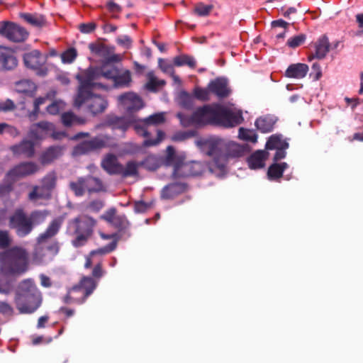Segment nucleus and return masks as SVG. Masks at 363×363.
<instances>
[{
	"label": "nucleus",
	"mask_w": 363,
	"mask_h": 363,
	"mask_svg": "<svg viewBox=\"0 0 363 363\" xmlns=\"http://www.w3.org/2000/svg\"><path fill=\"white\" fill-rule=\"evenodd\" d=\"M77 78L79 82V87L74 99V106L79 107L84 104H87L93 114L103 112L107 108V101L96 91L98 89L106 90L108 88L102 82H98L99 75L97 70L89 67L80 72Z\"/></svg>",
	"instance_id": "nucleus-1"
},
{
	"label": "nucleus",
	"mask_w": 363,
	"mask_h": 363,
	"mask_svg": "<svg viewBox=\"0 0 363 363\" xmlns=\"http://www.w3.org/2000/svg\"><path fill=\"white\" fill-rule=\"evenodd\" d=\"M28 266V253L21 247L0 252V293L9 294L13 289L11 277L26 272Z\"/></svg>",
	"instance_id": "nucleus-2"
},
{
	"label": "nucleus",
	"mask_w": 363,
	"mask_h": 363,
	"mask_svg": "<svg viewBox=\"0 0 363 363\" xmlns=\"http://www.w3.org/2000/svg\"><path fill=\"white\" fill-rule=\"evenodd\" d=\"M165 114L164 112L157 113L143 120H136L133 116L130 118H118L115 121V125L118 128L125 130L132 125L137 134L145 138L143 143L144 146L156 145L164 139V133L162 130H157V138L154 140L151 139L149 138V126L152 125H157L164 123Z\"/></svg>",
	"instance_id": "nucleus-3"
},
{
	"label": "nucleus",
	"mask_w": 363,
	"mask_h": 363,
	"mask_svg": "<svg viewBox=\"0 0 363 363\" xmlns=\"http://www.w3.org/2000/svg\"><path fill=\"white\" fill-rule=\"evenodd\" d=\"M42 296L31 279H26L20 283L17 292L16 303L21 313H31L41 304Z\"/></svg>",
	"instance_id": "nucleus-4"
},
{
	"label": "nucleus",
	"mask_w": 363,
	"mask_h": 363,
	"mask_svg": "<svg viewBox=\"0 0 363 363\" xmlns=\"http://www.w3.org/2000/svg\"><path fill=\"white\" fill-rule=\"evenodd\" d=\"M220 104H213L198 108L190 116L179 113L178 118L184 127L201 126L206 124L220 125Z\"/></svg>",
	"instance_id": "nucleus-5"
},
{
	"label": "nucleus",
	"mask_w": 363,
	"mask_h": 363,
	"mask_svg": "<svg viewBox=\"0 0 363 363\" xmlns=\"http://www.w3.org/2000/svg\"><path fill=\"white\" fill-rule=\"evenodd\" d=\"M48 213L45 211H35L27 217L23 210L18 209L10 217L9 226L16 230V233L23 237L30 233L33 224H39L45 220Z\"/></svg>",
	"instance_id": "nucleus-6"
},
{
	"label": "nucleus",
	"mask_w": 363,
	"mask_h": 363,
	"mask_svg": "<svg viewBox=\"0 0 363 363\" xmlns=\"http://www.w3.org/2000/svg\"><path fill=\"white\" fill-rule=\"evenodd\" d=\"M96 221L91 217L80 216L69 223V230L75 235L72 241L75 247L84 245L93 233Z\"/></svg>",
	"instance_id": "nucleus-7"
},
{
	"label": "nucleus",
	"mask_w": 363,
	"mask_h": 363,
	"mask_svg": "<svg viewBox=\"0 0 363 363\" xmlns=\"http://www.w3.org/2000/svg\"><path fill=\"white\" fill-rule=\"evenodd\" d=\"M38 169V165L32 162H22L16 165L7 173L5 184L0 186V195L4 196L11 191L12 182L21 177L33 174L37 172Z\"/></svg>",
	"instance_id": "nucleus-8"
},
{
	"label": "nucleus",
	"mask_w": 363,
	"mask_h": 363,
	"mask_svg": "<svg viewBox=\"0 0 363 363\" xmlns=\"http://www.w3.org/2000/svg\"><path fill=\"white\" fill-rule=\"evenodd\" d=\"M92 68L99 73L98 82H101L102 79H111L114 86H126L130 83V72L128 70L120 73L114 66L109 65H105L101 68Z\"/></svg>",
	"instance_id": "nucleus-9"
},
{
	"label": "nucleus",
	"mask_w": 363,
	"mask_h": 363,
	"mask_svg": "<svg viewBox=\"0 0 363 363\" xmlns=\"http://www.w3.org/2000/svg\"><path fill=\"white\" fill-rule=\"evenodd\" d=\"M185 157L183 154H177L172 146H169L166 151L167 166H174L173 177L174 179L184 178L191 177V175H184V172L191 170L190 162H184Z\"/></svg>",
	"instance_id": "nucleus-10"
},
{
	"label": "nucleus",
	"mask_w": 363,
	"mask_h": 363,
	"mask_svg": "<svg viewBox=\"0 0 363 363\" xmlns=\"http://www.w3.org/2000/svg\"><path fill=\"white\" fill-rule=\"evenodd\" d=\"M96 287L94 280L91 277H84L80 283L69 290L66 302L84 301Z\"/></svg>",
	"instance_id": "nucleus-11"
},
{
	"label": "nucleus",
	"mask_w": 363,
	"mask_h": 363,
	"mask_svg": "<svg viewBox=\"0 0 363 363\" xmlns=\"http://www.w3.org/2000/svg\"><path fill=\"white\" fill-rule=\"evenodd\" d=\"M220 125L225 127H234L243 121L242 111L235 105L223 106L220 104Z\"/></svg>",
	"instance_id": "nucleus-12"
},
{
	"label": "nucleus",
	"mask_w": 363,
	"mask_h": 363,
	"mask_svg": "<svg viewBox=\"0 0 363 363\" xmlns=\"http://www.w3.org/2000/svg\"><path fill=\"white\" fill-rule=\"evenodd\" d=\"M0 35L11 41L21 42L28 38V33L23 28L14 23L1 21Z\"/></svg>",
	"instance_id": "nucleus-13"
},
{
	"label": "nucleus",
	"mask_w": 363,
	"mask_h": 363,
	"mask_svg": "<svg viewBox=\"0 0 363 363\" xmlns=\"http://www.w3.org/2000/svg\"><path fill=\"white\" fill-rule=\"evenodd\" d=\"M70 188L77 196H81L86 191H101L104 189V186L99 179L89 177L86 179L79 178L76 182H71Z\"/></svg>",
	"instance_id": "nucleus-14"
},
{
	"label": "nucleus",
	"mask_w": 363,
	"mask_h": 363,
	"mask_svg": "<svg viewBox=\"0 0 363 363\" xmlns=\"http://www.w3.org/2000/svg\"><path fill=\"white\" fill-rule=\"evenodd\" d=\"M62 220L60 218H57L53 220L51 223L49 225L46 231L40 235L38 238V243L35 248V251L33 255L32 262L35 264H40L42 261V257H38V255L39 251L43 248V245L47 242V240L55 235L62 224Z\"/></svg>",
	"instance_id": "nucleus-15"
},
{
	"label": "nucleus",
	"mask_w": 363,
	"mask_h": 363,
	"mask_svg": "<svg viewBox=\"0 0 363 363\" xmlns=\"http://www.w3.org/2000/svg\"><path fill=\"white\" fill-rule=\"evenodd\" d=\"M56 177L54 173L48 174L43 181L42 186H35L29 194V199L37 202L39 199H48L54 188Z\"/></svg>",
	"instance_id": "nucleus-16"
},
{
	"label": "nucleus",
	"mask_w": 363,
	"mask_h": 363,
	"mask_svg": "<svg viewBox=\"0 0 363 363\" xmlns=\"http://www.w3.org/2000/svg\"><path fill=\"white\" fill-rule=\"evenodd\" d=\"M24 63L28 68L35 70L39 76H45L48 73V68L45 66V58L37 50H33L25 54Z\"/></svg>",
	"instance_id": "nucleus-17"
},
{
	"label": "nucleus",
	"mask_w": 363,
	"mask_h": 363,
	"mask_svg": "<svg viewBox=\"0 0 363 363\" xmlns=\"http://www.w3.org/2000/svg\"><path fill=\"white\" fill-rule=\"evenodd\" d=\"M108 138L106 136H100L91 140L85 141L75 147L73 155H78L85 154L92 150H95L107 145Z\"/></svg>",
	"instance_id": "nucleus-18"
},
{
	"label": "nucleus",
	"mask_w": 363,
	"mask_h": 363,
	"mask_svg": "<svg viewBox=\"0 0 363 363\" xmlns=\"http://www.w3.org/2000/svg\"><path fill=\"white\" fill-rule=\"evenodd\" d=\"M118 101L123 108L126 110L128 113L137 111L144 106L141 98L132 92L121 95L118 97Z\"/></svg>",
	"instance_id": "nucleus-19"
},
{
	"label": "nucleus",
	"mask_w": 363,
	"mask_h": 363,
	"mask_svg": "<svg viewBox=\"0 0 363 363\" xmlns=\"http://www.w3.org/2000/svg\"><path fill=\"white\" fill-rule=\"evenodd\" d=\"M208 89L211 93L220 99L228 97L231 92L228 82L223 78H217L211 81L208 84Z\"/></svg>",
	"instance_id": "nucleus-20"
},
{
	"label": "nucleus",
	"mask_w": 363,
	"mask_h": 363,
	"mask_svg": "<svg viewBox=\"0 0 363 363\" xmlns=\"http://www.w3.org/2000/svg\"><path fill=\"white\" fill-rule=\"evenodd\" d=\"M17 65V59L13 50L0 47V69H11Z\"/></svg>",
	"instance_id": "nucleus-21"
},
{
	"label": "nucleus",
	"mask_w": 363,
	"mask_h": 363,
	"mask_svg": "<svg viewBox=\"0 0 363 363\" xmlns=\"http://www.w3.org/2000/svg\"><path fill=\"white\" fill-rule=\"evenodd\" d=\"M53 124L48 122H40L31 126L29 137L34 140H42L48 134L49 131L53 130Z\"/></svg>",
	"instance_id": "nucleus-22"
},
{
	"label": "nucleus",
	"mask_w": 363,
	"mask_h": 363,
	"mask_svg": "<svg viewBox=\"0 0 363 363\" xmlns=\"http://www.w3.org/2000/svg\"><path fill=\"white\" fill-rule=\"evenodd\" d=\"M309 67L304 63H294L290 65L285 71V77L294 79H303L308 72Z\"/></svg>",
	"instance_id": "nucleus-23"
},
{
	"label": "nucleus",
	"mask_w": 363,
	"mask_h": 363,
	"mask_svg": "<svg viewBox=\"0 0 363 363\" xmlns=\"http://www.w3.org/2000/svg\"><path fill=\"white\" fill-rule=\"evenodd\" d=\"M34 143L30 140H23L19 145L11 147V150L16 155H24L32 157L34 155Z\"/></svg>",
	"instance_id": "nucleus-24"
},
{
	"label": "nucleus",
	"mask_w": 363,
	"mask_h": 363,
	"mask_svg": "<svg viewBox=\"0 0 363 363\" xmlns=\"http://www.w3.org/2000/svg\"><path fill=\"white\" fill-rule=\"evenodd\" d=\"M102 167L109 174H118L121 172V164L113 155H107L101 162Z\"/></svg>",
	"instance_id": "nucleus-25"
},
{
	"label": "nucleus",
	"mask_w": 363,
	"mask_h": 363,
	"mask_svg": "<svg viewBox=\"0 0 363 363\" xmlns=\"http://www.w3.org/2000/svg\"><path fill=\"white\" fill-rule=\"evenodd\" d=\"M15 89L19 93L28 96H33L37 90V86L32 81L24 79L16 83Z\"/></svg>",
	"instance_id": "nucleus-26"
},
{
	"label": "nucleus",
	"mask_w": 363,
	"mask_h": 363,
	"mask_svg": "<svg viewBox=\"0 0 363 363\" xmlns=\"http://www.w3.org/2000/svg\"><path fill=\"white\" fill-rule=\"evenodd\" d=\"M276 120L270 116H264L258 118L255 121V126L262 133L271 132L273 128Z\"/></svg>",
	"instance_id": "nucleus-27"
},
{
	"label": "nucleus",
	"mask_w": 363,
	"mask_h": 363,
	"mask_svg": "<svg viewBox=\"0 0 363 363\" xmlns=\"http://www.w3.org/2000/svg\"><path fill=\"white\" fill-rule=\"evenodd\" d=\"M185 189L184 184H172L164 187L162 191V197L163 199H172L177 194L183 192Z\"/></svg>",
	"instance_id": "nucleus-28"
},
{
	"label": "nucleus",
	"mask_w": 363,
	"mask_h": 363,
	"mask_svg": "<svg viewBox=\"0 0 363 363\" xmlns=\"http://www.w3.org/2000/svg\"><path fill=\"white\" fill-rule=\"evenodd\" d=\"M265 155L263 151H257L247 159V163L250 169H256L264 166Z\"/></svg>",
	"instance_id": "nucleus-29"
},
{
	"label": "nucleus",
	"mask_w": 363,
	"mask_h": 363,
	"mask_svg": "<svg viewBox=\"0 0 363 363\" xmlns=\"http://www.w3.org/2000/svg\"><path fill=\"white\" fill-rule=\"evenodd\" d=\"M329 51V41L327 37L321 36L315 43V55L317 58L325 57Z\"/></svg>",
	"instance_id": "nucleus-30"
},
{
	"label": "nucleus",
	"mask_w": 363,
	"mask_h": 363,
	"mask_svg": "<svg viewBox=\"0 0 363 363\" xmlns=\"http://www.w3.org/2000/svg\"><path fill=\"white\" fill-rule=\"evenodd\" d=\"M288 147L289 144L279 135L270 136L266 144V148L269 150L286 149Z\"/></svg>",
	"instance_id": "nucleus-31"
},
{
	"label": "nucleus",
	"mask_w": 363,
	"mask_h": 363,
	"mask_svg": "<svg viewBox=\"0 0 363 363\" xmlns=\"http://www.w3.org/2000/svg\"><path fill=\"white\" fill-rule=\"evenodd\" d=\"M147 82L145 84L147 89L150 91H157L165 84V82L162 79H159L155 75L153 72H150L147 74Z\"/></svg>",
	"instance_id": "nucleus-32"
},
{
	"label": "nucleus",
	"mask_w": 363,
	"mask_h": 363,
	"mask_svg": "<svg viewBox=\"0 0 363 363\" xmlns=\"http://www.w3.org/2000/svg\"><path fill=\"white\" fill-rule=\"evenodd\" d=\"M62 154V148L59 147H51L48 148L41 156L40 160L43 164H48L57 158Z\"/></svg>",
	"instance_id": "nucleus-33"
},
{
	"label": "nucleus",
	"mask_w": 363,
	"mask_h": 363,
	"mask_svg": "<svg viewBox=\"0 0 363 363\" xmlns=\"http://www.w3.org/2000/svg\"><path fill=\"white\" fill-rule=\"evenodd\" d=\"M165 160L166 157L164 159H162L155 155H150L145 159L143 164L149 170H155L162 164L167 165Z\"/></svg>",
	"instance_id": "nucleus-34"
},
{
	"label": "nucleus",
	"mask_w": 363,
	"mask_h": 363,
	"mask_svg": "<svg viewBox=\"0 0 363 363\" xmlns=\"http://www.w3.org/2000/svg\"><path fill=\"white\" fill-rule=\"evenodd\" d=\"M288 167L286 162L272 164L268 170V176L271 179H279L282 176L284 169Z\"/></svg>",
	"instance_id": "nucleus-35"
},
{
	"label": "nucleus",
	"mask_w": 363,
	"mask_h": 363,
	"mask_svg": "<svg viewBox=\"0 0 363 363\" xmlns=\"http://www.w3.org/2000/svg\"><path fill=\"white\" fill-rule=\"evenodd\" d=\"M221 143L218 139L211 138L205 141L203 149L206 150L208 155H213L221 147Z\"/></svg>",
	"instance_id": "nucleus-36"
},
{
	"label": "nucleus",
	"mask_w": 363,
	"mask_h": 363,
	"mask_svg": "<svg viewBox=\"0 0 363 363\" xmlns=\"http://www.w3.org/2000/svg\"><path fill=\"white\" fill-rule=\"evenodd\" d=\"M138 167V163L134 161L128 162L125 167L121 165V172L118 174L124 177L137 175Z\"/></svg>",
	"instance_id": "nucleus-37"
},
{
	"label": "nucleus",
	"mask_w": 363,
	"mask_h": 363,
	"mask_svg": "<svg viewBox=\"0 0 363 363\" xmlns=\"http://www.w3.org/2000/svg\"><path fill=\"white\" fill-rule=\"evenodd\" d=\"M228 150L230 157H238L245 153L246 148L235 142H230L228 144Z\"/></svg>",
	"instance_id": "nucleus-38"
},
{
	"label": "nucleus",
	"mask_w": 363,
	"mask_h": 363,
	"mask_svg": "<svg viewBox=\"0 0 363 363\" xmlns=\"http://www.w3.org/2000/svg\"><path fill=\"white\" fill-rule=\"evenodd\" d=\"M62 121L65 126H70L75 124H82L84 121L77 117L72 112H66L62 115Z\"/></svg>",
	"instance_id": "nucleus-39"
},
{
	"label": "nucleus",
	"mask_w": 363,
	"mask_h": 363,
	"mask_svg": "<svg viewBox=\"0 0 363 363\" xmlns=\"http://www.w3.org/2000/svg\"><path fill=\"white\" fill-rule=\"evenodd\" d=\"M239 138L252 143H256L257 141V135L252 130L245 129L240 128L239 129Z\"/></svg>",
	"instance_id": "nucleus-40"
},
{
	"label": "nucleus",
	"mask_w": 363,
	"mask_h": 363,
	"mask_svg": "<svg viewBox=\"0 0 363 363\" xmlns=\"http://www.w3.org/2000/svg\"><path fill=\"white\" fill-rule=\"evenodd\" d=\"M22 17L27 23L33 26L40 27L45 23V19L40 15L25 13Z\"/></svg>",
	"instance_id": "nucleus-41"
},
{
	"label": "nucleus",
	"mask_w": 363,
	"mask_h": 363,
	"mask_svg": "<svg viewBox=\"0 0 363 363\" xmlns=\"http://www.w3.org/2000/svg\"><path fill=\"white\" fill-rule=\"evenodd\" d=\"M77 55V50L74 48H69L61 54L60 57L62 63L71 64L76 60Z\"/></svg>",
	"instance_id": "nucleus-42"
},
{
	"label": "nucleus",
	"mask_w": 363,
	"mask_h": 363,
	"mask_svg": "<svg viewBox=\"0 0 363 363\" xmlns=\"http://www.w3.org/2000/svg\"><path fill=\"white\" fill-rule=\"evenodd\" d=\"M174 63L177 66L188 65L190 67H195L196 61L191 57L182 55L174 58Z\"/></svg>",
	"instance_id": "nucleus-43"
},
{
	"label": "nucleus",
	"mask_w": 363,
	"mask_h": 363,
	"mask_svg": "<svg viewBox=\"0 0 363 363\" xmlns=\"http://www.w3.org/2000/svg\"><path fill=\"white\" fill-rule=\"evenodd\" d=\"M211 91L208 89V86L206 89L196 87L193 90L194 96L201 101H208L210 99Z\"/></svg>",
	"instance_id": "nucleus-44"
},
{
	"label": "nucleus",
	"mask_w": 363,
	"mask_h": 363,
	"mask_svg": "<svg viewBox=\"0 0 363 363\" xmlns=\"http://www.w3.org/2000/svg\"><path fill=\"white\" fill-rule=\"evenodd\" d=\"M46 242L43 245V248L39 251V253L38 255V257H42V261L40 263L43 261V257H45V254L43 253L44 247H46L47 250L50 253L52 256L56 255L58 252L59 250V246L57 242H52L49 245H45Z\"/></svg>",
	"instance_id": "nucleus-45"
},
{
	"label": "nucleus",
	"mask_w": 363,
	"mask_h": 363,
	"mask_svg": "<svg viewBox=\"0 0 363 363\" xmlns=\"http://www.w3.org/2000/svg\"><path fill=\"white\" fill-rule=\"evenodd\" d=\"M213 9L211 4H204L203 3H199L195 6L194 12L201 16H208Z\"/></svg>",
	"instance_id": "nucleus-46"
},
{
	"label": "nucleus",
	"mask_w": 363,
	"mask_h": 363,
	"mask_svg": "<svg viewBox=\"0 0 363 363\" xmlns=\"http://www.w3.org/2000/svg\"><path fill=\"white\" fill-rule=\"evenodd\" d=\"M190 164L191 170H189V172H184V175H191V177H194L202 174L204 170V167L201 162H191Z\"/></svg>",
	"instance_id": "nucleus-47"
},
{
	"label": "nucleus",
	"mask_w": 363,
	"mask_h": 363,
	"mask_svg": "<svg viewBox=\"0 0 363 363\" xmlns=\"http://www.w3.org/2000/svg\"><path fill=\"white\" fill-rule=\"evenodd\" d=\"M65 106V104L62 101H56L48 106L47 111L49 113L55 115L64 109Z\"/></svg>",
	"instance_id": "nucleus-48"
},
{
	"label": "nucleus",
	"mask_w": 363,
	"mask_h": 363,
	"mask_svg": "<svg viewBox=\"0 0 363 363\" xmlns=\"http://www.w3.org/2000/svg\"><path fill=\"white\" fill-rule=\"evenodd\" d=\"M306 37L304 35H298L291 37L287 40V45L292 48H297L303 43Z\"/></svg>",
	"instance_id": "nucleus-49"
},
{
	"label": "nucleus",
	"mask_w": 363,
	"mask_h": 363,
	"mask_svg": "<svg viewBox=\"0 0 363 363\" xmlns=\"http://www.w3.org/2000/svg\"><path fill=\"white\" fill-rule=\"evenodd\" d=\"M11 238L7 231L0 230V248L5 249L10 245Z\"/></svg>",
	"instance_id": "nucleus-50"
},
{
	"label": "nucleus",
	"mask_w": 363,
	"mask_h": 363,
	"mask_svg": "<svg viewBox=\"0 0 363 363\" xmlns=\"http://www.w3.org/2000/svg\"><path fill=\"white\" fill-rule=\"evenodd\" d=\"M7 133L15 137L18 135L17 129L6 123H0V133Z\"/></svg>",
	"instance_id": "nucleus-51"
},
{
	"label": "nucleus",
	"mask_w": 363,
	"mask_h": 363,
	"mask_svg": "<svg viewBox=\"0 0 363 363\" xmlns=\"http://www.w3.org/2000/svg\"><path fill=\"white\" fill-rule=\"evenodd\" d=\"M46 101L45 97H39L35 100L34 102V111L29 115L31 120H34L39 111V107L40 105L45 104Z\"/></svg>",
	"instance_id": "nucleus-52"
},
{
	"label": "nucleus",
	"mask_w": 363,
	"mask_h": 363,
	"mask_svg": "<svg viewBox=\"0 0 363 363\" xmlns=\"http://www.w3.org/2000/svg\"><path fill=\"white\" fill-rule=\"evenodd\" d=\"M96 24L94 23H82L79 26V30L83 33H89L94 30Z\"/></svg>",
	"instance_id": "nucleus-53"
},
{
	"label": "nucleus",
	"mask_w": 363,
	"mask_h": 363,
	"mask_svg": "<svg viewBox=\"0 0 363 363\" xmlns=\"http://www.w3.org/2000/svg\"><path fill=\"white\" fill-rule=\"evenodd\" d=\"M313 76L314 80H318L322 77V71L320 65L318 63H313L312 65V73L311 74Z\"/></svg>",
	"instance_id": "nucleus-54"
},
{
	"label": "nucleus",
	"mask_w": 363,
	"mask_h": 363,
	"mask_svg": "<svg viewBox=\"0 0 363 363\" xmlns=\"http://www.w3.org/2000/svg\"><path fill=\"white\" fill-rule=\"evenodd\" d=\"M0 313L4 315L11 316L13 314V308L5 302H0Z\"/></svg>",
	"instance_id": "nucleus-55"
},
{
	"label": "nucleus",
	"mask_w": 363,
	"mask_h": 363,
	"mask_svg": "<svg viewBox=\"0 0 363 363\" xmlns=\"http://www.w3.org/2000/svg\"><path fill=\"white\" fill-rule=\"evenodd\" d=\"M159 66L160 69L165 73L173 74V67L171 65L167 63L162 60H160Z\"/></svg>",
	"instance_id": "nucleus-56"
},
{
	"label": "nucleus",
	"mask_w": 363,
	"mask_h": 363,
	"mask_svg": "<svg viewBox=\"0 0 363 363\" xmlns=\"http://www.w3.org/2000/svg\"><path fill=\"white\" fill-rule=\"evenodd\" d=\"M13 107L14 104L10 99H7L4 101H0V111H9L13 109Z\"/></svg>",
	"instance_id": "nucleus-57"
},
{
	"label": "nucleus",
	"mask_w": 363,
	"mask_h": 363,
	"mask_svg": "<svg viewBox=\"0 0 363 363\" xmlns=\"http://www.w3.org/2000/svg\"><path fill=\"white\" fill-rule=\"evenodd\" d=\"M89 47L91 51L96 54H101L104 50V46L99 43H91Z\"/></svg>",
	"instance_id": "nucleus-58"
},
{
	"label": "nucleus",
	"mask_w": 363,
	"mask_h": 363,
	"mask_svg": "<svg viewBox=\"0 0 363 363\" xmlns=\"http://www.w3.org/2000/svg\"><path fill=\"white\" fill-rule=\"evenodd\" d=\"M116 215V210L112 208L108 210L105 214L102 216V218L108 221L113 222Z\"/></svg>",
	"instance_id": "nucleus-59"
},
{
	"label": "nucleus",
	"mask_w": 363,
	"mask_h": 363,
	"mask_svg": "<svg viewBox=\"0 0 363 363\" xmlns=\"http://www.w3.org/2000/svg\"><path fill=\"white\" fill-rule=\"evenodd\" d=\"M40 284L43 286L44 287H50L52 284V282L50 281V279L44 275V274H41L40 276Z\"/></svg>",
	"instance_id": "nucleus-60"
},
{
	"label": "nucleus",
	"mask_w": 363,
	"mask_h": 363,
	"mask_svg": "<svg viewBox=\"0 0 363 363\" xmlns=\"http://www.w3.org/2000/svg\"><path fill=\"white\" fill-rule=\"evenodd\" d=\"M272 26L274 28H276V27H280V28H282L284 29H285L286 28V26L289 25V23L286 21H284V20H277V21H274L272 23Z\"/></svg>",
	"instance_id": "nucleus-61"
},
{
	"label": "nucleus",
	"mask_w": 363,
	"mask_h": 363,
	"mask_svg": "<svg viewBox=\"0 0 363 363\" xmlns=\"http://www.w3.org/2000/svg\"><path fill=\"white\" fill-rule=\"evenodd\" d=\"M118 43L121 45H123L125 47H129L131 44V40L128 36H123L118 40Z\"/></svg>",
	"instance_id": "nucleus-62"
},
{
	"label": "nucleus",
	"mask_w": 363,
	"mask_h": 363,
	"mask_svg": "<svg viewBox=\"0 0 363 363\" xmlns=\"http://www.w3.org/2000/svg\"><path fill=\"white\" fill-rule=\"evenodd\" d=\"M107 7L109 11H113V12H118L120 11L119 6L113 1H109L107 4Z\"/></svg>",
	"instance_id": "nucleus-63"
},
{
	"label": "nucleus",
	"mask_w": 363,
	"mask_h": 363,
	"mask_svg": "<svg viewBox=\"0 0 363 363\" xmlns=\"http://www.w3.org/2000/svg\"><path fill=\"white\" fill-rule=\"evenodd\" d=\"M285 149H278L277 150L276 154L274 155L275 160H279L284 158L286 155V152H284Z\"/></svg>",
	"instance_id": "nucleus-64"
}]
</instances>
